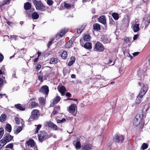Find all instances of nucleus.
<instances>
[{
	"mask_svg": "<svg viewBox=\"0 0 150 150\" xmlns=\"http://www.w3.org/2000/svg\"><path fill=\"white\" fill-rule=\"evenodd\" d=\"M35 134H37L38 132L39 131L42 127V125H35Z\"/></svg>",
	"mask_w": 150,
	"mask_h": 150,
	"instance_id": "26",
	"label": "nucleus"
},
{
	"mask_svg": "<svg viewBox=\"0 0 150 150\" xmlns=\"http://www.w3.org/2000/svg\"><path fill=\"white\" fill-rule=\"evenodd\" d=\"M142 98H141L140 96H139V95L136 99L135 102L137 104H139L142 101L141 99Z\"/></svg>",
	"mask_w": 150,
	"mask_h": 150,
	"instance_id": "38",
	"label": "nucleus"
},
{
	"mask_svg": "<svg viewBox=\"0 0 150 150\" xmlns=\"http://www.w3.org/2000/svg\"><path fill=\"white\" fill-rule=\"evenodd\" d=\"M49 137V136L44 131H41L40 133L38 135V139L41 142Z\"/></svg>",
	"mask_w": 150,
	"mask_h": 150,
	"instance_id": "2",
	"label": "nucleus"
},
{
	"mask_svg": "<svg viewBox=\"0 0 150 150\" xmlns=\"http://www.w3.org/2000/svg\"><path fill=\"white\" fill-rule=\"evenodd\" d=\"M61 98L60 97L57 96L54 98L52 102L53 104L54 105L57 103L60 100Z\"/></svg>",
	"mask_w": 150,
	"mask_h": 150,
	"instance_id": "25",
	"label": "nucleus"
},
{
	"mask_svg": "<svg viewBox=\"0 0 150 150\" xmlns=\"http://www.w3.org/2000/svg\"><path fill=\"white\" fill-rule=\"evenodd\" d=\"M47 2L48 5L51 6L53 4V2L52 0H47Z\"/></svg>",
	"mask_w": 150,
	"mask_h": 150,
	"instance_id": "45",
	"label": "nucleus"
},
{
	"mask_svg": "<svg viewBox=\"0 0 150 150\" xmlns=\"http://www.w3.org/2000/svg\"><path fill=\"white\" fill-rule=\"evenodd\" d=\"M13 136L9 134H5L4 135V140L6 143L11 141L13 139Z\"/></svg>",
	"mask_w": 150,
	"mask_h": 150,
	"instance_id": "8",
	"label": "nucleus"
},
{
	"mask_svg": "<svg viewBox=\"0 0 150 150\" xmlns=\"http://www.w3.org/2000/svg\"><path fill=\"white\" fill-rule=\"evenodd\" d=\"M83 37V39L85 41H88L91 38L90 36L88 34H85Z\"/></svg>",
	"mask_w": 150,
	"mask_h": 150,
	"instance_id": "23",
	"label": "nucleus"
},
{
	"mask_svg": "<svg viewBox=\"0 0 150 150\" xmlns=\"http://www.w3.org/2000/svg\"><path fill=\"white\" fill-rule=\"evenodd\" d=\"M139 54V52H135L133 53V55L134 56H136L138 55Z\"/></svg>",
	"mask_w": 150,
	"mask_h": 150,
	"instance_id": "57",
	"label": "nucleus"
},
{
	"mask_svg": "<svg viewBox=\"0 0 150 150\" xmlns=\"http://www.w3.org/2000/svg\"><path fill=\"white\" fill-rule=\"evenodd\" d=\"M22 129V127H18L16 129L14 130V133L16 134H17L21 131Z\"/></svg>",
	"mask_w": 150,
	"mask_h": 150,
	"instance_id": "34",
	"label": "nucleus"
},
{
	"mask_svg": "<svg viewBox=\"0 0 150 150\" xmlns=\"http://www.w3.org/2000/svg\"><path fill=\"white\" fill-rule=\"evenodd\" d=\"M82 40H82V39H81L80 41V43L81 44V45L83 46V43L82 42Z\"/></svg>",
	"mask_w": 150,
	"mask_h": 150,
	"instance_id": "64",
	"label": "nucleus"
},
{
	"mask_svg": "<svg viewBox=\"0 0 150 150\" xmlns=\"http://www.w3.org/2000/svg\"><path fill=\"white\" fill-rule=\"evenodd\" d=\"M84 47L88 49H91V43L90 42H86L84 45Z\"/></svg>",
	"mask_w": 150,
	"mask_h": 150,
	"instance_id": "20",
	"label": "nucleus"
},
{
	"mask_svg": "<svg viewBox=\"0 0 150 150\" xmlns=\"http://www.w3.org/2000/svg\"><path fill=\"white\" fill-rule=\"evenodd\" d=\"M41 66L40 64H38L36 66V68L37 69H40L41 68Z\"/></svg>",
	"mask_w": 150,
	"mask_h": 150,
	"instance_id": "56",
	"label": "nucleus"
},
{
	"mask_svg": "<svg viewBox=\"0 0 150 150\" xmlns=\"http://www.w3.org/2000/svg\"><path fill=\"white\" fill-rule=\"evenodd\" d=\"M146 91L144 90L142 88L139 95V96L141 98H142L143 96L146 93Z\"/></svg>",
	"mask_w": 150,
	"mask_h": 150,
	"instance_id": "30",
	"label": "nucleus"
},
{
	"mask_svg": "<svg viewBox=\"0 0 150 150\" xmlns=\"http://www.w3.org/2000/svg\"><path fill=\"white\" fill-rule=\"evenodd\" d=\"M24 7L25 10H28L31 7V4L28 2L25 3L24 5Z\"/></svg>",
	"mask_w": 150,
	"mask_h": 150,
	"instance_id": "22",
	"label": "nucleus"
},
{
	"mask_svg": "<svg viewBox=\"0 0 150 150\" xmlns=\"http://www.w3.org/2000/svg\"><path fill=\"white\" fill-rule=\"evenodd\" d=\"M40 81L41 82L42 81L43 77L41 76H39L38 77Z\"/></svg>",
	"mask_w": 150,
	"mask_h": 150,
	"instance_id": "58",
	"label": "nucleus"
},
{
	"mask_svg": "<svg viewBox=\"0 0 150 150\" xmlns=\"http://www.w3.org/2000/svg\"><path fill=\"white\" fill-rule=\"evenodd\" d=\"M86 25L85 24L82 25L81 26L78 28L77 29V33H81L82 31L84 30Z\"/></svg>",
	"mask_w": 150,
	"mask_h": 150,
	"instance_id": "17",
	"label": "nucleus"
},
{
	"mask_svg": "<svg viewBox=\"0 0 150 150\" xmlns=\"http://www.w3.org/2000/svg\"><path fill=\"white\" fill-rule=\"evenodd\" d=\"M6 129L7 131L10 132L11 131V125L9 124H7L6 127Z\"/></svg>",
	"mask_w": 150,
	"mask_h": 150,
	"instance_id": "32",
	"label": "nucleus"
},
{
	"mask_svg": "<svg viewBox=\"0 0 150 150\" xmlns=\"http://www.w3.org/2000/svg\"><path fill=\"white\" fill-rule=\"evenodd\" d=\"M66 120L65 118H63L61 120H57V122L58 123L64 122H66Z\"/></svg>",
	"mask_w": 150,
	"mask_h": 150,
	"instance_id": "46",
	"label": "nucleus"
},
{
	"mask_svg": "<svg viewBox=\"0 0 150 150\" xmlns=\"http://www.w3.org/2000/svg\"><path fill=\"white\" fill-rule=\"evenodd\" d=\"M64 6L67 9H69L71 7V6L70 4L65 2L64 4Z\"/></svg>",
	"mask_w": 150,
	"mask_h": 150,
	"instance_id": "43",
	"label": "nucleus"
},
{
	"mask_svg": "<svg viewBox=\"0 0 150 150\" xmlns=\"http://www.w3.org/2000/svg\"><path fill=\"white\" fill-rule=\"evenodd\" d=\"M40 115L39 111L37 109L33 110L31 112V115L29 119V121L37 119Z\"/></svg>",
	"mask_w": 150,
	"mask_h": 150,
	"instance_id": "1",
	"label": "nucleus"
},
{
	"mask_svg": "<svg viewBox=\"0 0 150 150\" xmlns=\"http://www.w3.org/2000/svg\"><path fill=\"white\" fill-rule=\"evenodd\" d=\"M10 0H5L3 2L2 5H5L8 4H9L10 1Z\"/></svg>",
	"mask_w": 150,
	"mask_h": 150,
	"instance_id": "48",
	"label": "nucleus"
},
{
	"mask_svg": "<svg viewBox=\"0 0 150 150\" xmlns=\"http://www.w3.org/2000/svg\"><path fill=\"white\" fill-rule=\"evenodd\" d=\"M15 107L20 110L23 111L25 110V106L21 105L20 104H18L15 105Z\"/></svg>",
	"mask_w": 150,
	"mask_h": 150,
	"instance_id": "14",
	"label": "nucleus"
},
{
	"mask_svg": "<svg viewBox=\"0 0 150 150\" xmlns=\"http://www.w3.org/2000/svg\"><path fill=\"white\" fill-rule=\"evenodd\" d=\"M139 23H135L133 25V26H132L133 30L134 32H137L139 30Z\"/></svg>",
	"mask_w": 150,
	"mask_h": 150,
	"instance_id": "12",
	"label": "nucleus"
},
{
	"mask_svg": "<svg viewBox=\"0 0 150 150\" xmlns=\"http://www.w3.org/2000/svg\"><path fill=\"white\" fill-rule=\"evenodd\" d=\"M124 139V137L122 135L117 134L115 135L114 141L116 143H122L123 142Z\"/></svg>",
	"mask_w": 150,
	"mask_h": 150,
	"instance_id": "5",
	"label": "nucleus"
},
{
	"mask_svg": "<svg viewBox=\"0 0 150 150\" xmlns=\"http://www.w3.org/2000/svg\"><path fill=\"white\" fill-rule=\"evenodd\" d=\"M27 143L28 146L31 147L34 146L35 144L34 140L32 139L29 140L27 142Z\"/></svg>",
	"mask_w": 150,
	"mask_h": 150,
	"instance_id": "15",
	"label": "nucleus"
},
{
	"mask_svg": "<svg viewBox=\"0 0 150 150\" xmlns=\"http://www.w3.org/2000/svg\"><path fill=\"white\" fill-rule=\"evenodd\" d=\"M93 29L95 30H100V25L99 24L96 23L93 25Z\"/></svg>",
	"mask_w": 150,
	"mask_h": 150,
	"instance_id": "29",
	"label": "nucleus"
},
{
	"mask_svg": "<svg viewBox=\"0 0 150 150\" xmlns=\"http://www.w3.org/2000/svg\"><path fill=\"white\" fill-rule=\"evenodd\" d=\"M92 146L91 144H87L83 146L82 150H92Z\"/></svg>",
	"mask_w": 150,
	"mask_h": 150,
	"instance_id": "16",
	"label": "nucleus"
},
{
	"mask_svg": "<svg viewBox=\"0 0 150 150\" xmlns=\"http://www.w3.org/2000/svg\"><path fill=\"white\" fill-rule=\"evenodd\" d=\"M4 134V130L3 128H0V139L2 137Z\"/></svg>",
	"mask_w": 150,
	"mask_h": 150,
	"instance_id": "42",
	"label": "nucleus"
},
{
	"mask_svg": "<svg viewBox=\"0 0 150 150\" xmlns=\"http://www.w3.org/2000/svg\"><path fill=\"white\" fill-rule=\"evenodd\" d=\"M140 118L138 119L136 117L134 120L133 125L136 126L139 125L140 124Z\"/></svg>",
	"mask_w": 150,
	"mask_h": 150,
	"instance_id": "18",
	"label": "nucleus"
},
{
	"mask_svg": "<svg viewBox=\"0 0 150 150\" xmlns=\"http://www.w3.org/2000/svg\"><path fill=\"white\" fill-rule=\"evenodd\" d=\"M81 147V144L79 141H77L75 144V148L76 149H79Z\"/></svg>",
	"mask_w": 150,
	"mask_h": 150,
	"instance_id": "31",
	"label": "nucleus"
},
{
	"mask_svg": "<svg viewBox=\"0 0 150 150\" xmlns=\"http://www.w3.org/2000/svg\"><path fill=\"white\" fill-rule=\"evenodd\" d=\"M66 95L67 97H70L71 96V94L69 93L68 92L66 93Z\"/></svg>",
	"mask_w": 150,
	"mask_h": 150,
	"instance_id": "59",
	"label": "nucleus"
},
{
	"mask_svg": "<svg viewBox=\"0 0 150 150\" xmlns=\"http://www.w3.org/2000/svg\"><path fill=\"white\" fill-rule=\"evenodd\" d=\"M3 81L1 78H0V87H1L3 83Z\"/></svg>",
	"mask_w": 150,
	"mask_h": 150,
	"instance_id": "54",
	"label": "nucleus"
},
{
	"mask_svg": "<svg viewBox=\"0 0 150 150\" xmlns=\"http://www.w3.org/2000/svg\"><path fill=\"white\" fill-rule=\"evenodd\" d=\"M98 21L103 24H105L106 23V20L105 16L103 15L100 17L98 18Z\"/></svg>",
	"mask_w": 150,
	"mask_h": 150,
	"instance_id": "10",
	"label": "nucleus"
},
{
	"mask_svg": "<svg viewBox=\"0 0 150 150\" xmlns=\"http://www.w3.org/2000/svg\"><path fill=\"white\" fill-rule=\"evenodd\" d=\"M53 41V39H51V40L47 44L48 47L49 48L50 46L52 45V42Z\"/></svg>",
	"mask_w": 150,
	"mask_h": 150,
	"instance_id": "50",
	"label": "nucleus"
},
{
	"mask_svg": "<svg viewBox=\"0 0 150 150\" xmlns=\"http://www.w3.org/2000/svg\"><path fill=\"white\" fill-rule=\"evenodd\" d=\"M71 77L72 78H75L76 76L75 74H72L71 75Z\"/></svg>",
	"mask_w": 150,
	"mask_h": 150,
	"instance_id": "63",
	"label": "nucleus"
},
{
	"mask_svg": "<svg viewBox=\"0 0 150 150\" xmlns=\"http://www.w3.org/2000/svg\"><path fill=\"white\" fill-rule=\"evenodd\" d=\"M72 41L69 40L65 44V46L67 48H69L71 47L72 45Z\"/></svg>",
	"mask_w": 150,
	"mask_h": 150,
	"instance_id": "27",
	"label": "nucleus"
},
{
	"mask_svg": "<svg viewBox=\"0 0 150 150\" xmlns=\"http://www.w3.org/2000/svg\"><path fill=\"white\" fill-rule=\"evenodd\" d=\"M49 88L47 86H42L40 90V91L43 94L47 95L49 92Z\"/></svg>",
	"mask_w": 150,
	"mask_h": 150,
	"instance_id": "6",
	"label": "nucleus"
},
{
	"mask_svg": "<svg viewBox=\"0 0 150 150\" xmlns=\"http://www.w3.org/2000/svg\"><path fill=\"white\" fill-rule=\"evenodd\" d=\"M39 101L42 105H44L45 104V99L42 97L40 98L39 99Z\"/></svg>",
	"mask_w": 150,
	"mask_h": 150,
	"instance_id": "37",
	"label": "nucleus"
},
{
	"mask_svg": "<svg viewBox=\"0 0 150 150\" xmlns=\"http://www.w3.org/2000/svg\"><path fill=\"white\" fill-rule=\"evenodd\" d=\"M138 36L137 35H135L133 38L134 40H136L138 37Z\"/></svg>",
	"mask_w": 150,
	"mask_h": 150,
	"instance_id": "60",
	"label": "nucleus"
},
{
	"mask_svg": "<svg viewBox=\"0 0 150 150\" xmlns=\"http://www.w3.org/2000/svg\"><path fill=\"white\" fill-rule=\"evenodd\" d=\"M37 54H38V57H39V56L41 55V52H39V51H38Z\"/></svg>",
	"mask_w": 150,
	"mask_h": 150,
	"instance_id": "62",
	"label": "nucleus"
},
{
	"mask_svg": "<svg viewBox=\"0 0 150 150\" xmlns=\"http://www.w3.org/2000/svg\"><path fill=\"white\" fill-rule=\"evenodd\" d=\"M33 3L37 9L41 11H43L44 10V6L43 4L40 2L37 1L36 0H34Z\"/></svg>",
	"mask_w": 150,
	"mask_h": 150,
	"instance_id": "4",
	"label": "nucleus"
},
{
	"mask_svg": "<svg viewBox=\"0 0 150 150\" xmlns=\"http://www.w3.org/2000/svg\"><path fill=\"white\" fill-rule=\"evenodd\" d=\"M76 107V105L73 104H71L69 108V112L72 113L74 115H75L74 112L75 111Z\"/></svg>",
	"mask_w": 150,
	"mask_h": 150,
	"instance_id": "9",
	"label": "nucleus"
},
{
	"mask_svg": "<svg viewBox=\"0 0 150 150\" xmlns=\"http://www.w3.org/2000/svg\"><path fill=\"white\" fill-rule=\"evenodd\" d=\"M13 147V144L12 143L9 144H8L6 146V148H12Z\"/></svg>",
	"mask_w": 150,
	"mask_h": 150,
	"instance_id": "49",
	"label": "nucleus"
},
{
	"mask_svg": "<svg viewBox=\"0 0 150 150\" xmlns=\"http://www.w3.org/2000/svg\"><path fill=\"white\" fill-rule=\"evenodd\" d=\"M67 57V53L66 51H64L62 53L61 57L63 59H65Z\"/></svg>",
	"mask_w": 150,
	"mask_h": 150,
	"instance_id": "35",
	"label": "nucleus"
},
{
	"mask_svg": "<svg viewBox=\"0 0 150 150\" xmlns=\"http://www.w3.org/2000/svg\"><path fill=\"white\" fill-rule=\"evenodd\" d=\"M56 110H57V111L59 110H60V106H57V107H55V108Z\"/></svg>",
	"mask_w": 150,
	"mask_h": 150,
	"instance_id": "61",
	"label": "nucleus"
},
{
	"mask_svg": "<svg viewBox=\"0 0 150 150\" xmlns=\"http://www.w3.org/2000/svg\"><path fill=\"white\" fill-rule=\"evenodd\" d=\"M104 47L103 45L99 42H97L95 45L94 50L95 51L101 52L104 50Z\"/></svg>",
	"mask_w": 150,
	"mask_h": 150,
	"instance_id": "3",
	"label": "nucleus"
},
{
	"mask_svg": "<svg viewBox=\"0 0 150 150\" xmlns=\"http://www.w3.org/2000/svg\"><path fill=\"white\" fill-rule=\"evenodd\" d=\"M4 59V56L3 55L0 53V62H2Z\"/></svg>",
	"mask_w": 150,
	"mask_h": 150,
	"instance_id": "55",
	"label": "nucleus"
},
{
	"mask_svg": "<svg viewBox=\"0 0 150 150\" xmlns=\"http://www.w3.org/2000/svg\"><path fill=\"white\" fill-rule=\"evenodd\" d=\"M65 33L64 30H62L59 33V34H57L56 35V36H58L59 35V36L61 37H63L65 34Z\"/></svg>",
	"mask_w": 150,
	"mask_h": 150,
	"instance_id": "41",
	"label": "nucleus"
},
{
	"mask_svg": "<svg viewBox=\"0 0 150 150\" xmlns=\"http://www.w3.org/2000/svg\"><path fill=\"white\" fill-rule=\"evenodd\" d=\"M112 16L113 18L115 20H117L119 18L118 15L117 13H112Z\"/></svg>",
	"mask_w": 150,
	"mask_h": 150,
	"instance_id": "39",
	"label": "nucleus"
},
{
	"mask_svg": "<svg viewBox=\"0 0 150 150\" xmlns=\"http://www.w3.org/2000/svg\"><path fill=\"white\" fill-rule=\"evenodd\" d=\"M15 120L16 124H17V125H19L20 124V119H19V118L16 117L15 118Z\"/></svg>",
	"mask_w": 150,
	"mask_h": 150,
	"instance_id": "47",
	"label": "nucleus"
},
{
	"mask_svg": "<svg viewBox=\"0 0 150 150\" xmlns=\"http://www.w3.org/2000/svg\"><path fill=\"white\" fill-rule=\"evenodd\" d=\"M124 41L125 43H127L129 41V39L128 38H124Z\"/></svg>",
	"mask_w": 150,
	"mask_h": 150,
	"instance_id": "51",
	"label": "nucleus"
},
{
	"mask_svg": "<svg viewBox=\"0 0 150 150\" xmlns=\"http://www.w3.org/2000/svg\"><path fill=\"white\" fill-rule=\"evenodd\" d=\"M57 59L56 58H52L51 59L50 63L51 64H54L57 62Z\"/></svg>",
	"mask_w": 150,
	"mask_h": 150,
	"instance_id": "36",
	"label": "nucleus"
},
{
	"mask_svg": "<svg viewBox=\"0 0 150 150\" xmlns=\"http://www.w3.org/2000/svg\"><path fill=\"white\" fill-rule=\"evenodd\" d=\"M32 18L33 19H37L39 18V15L36 12H33L32 14Z\"/></svg>",
	"mask_w": 150,
	"mask_h": 150,
	"instance_id": "21",
	"label": "nucleus"
},
{
	"mask_svg": "<svg viewBox=\"0 0 150 150\" xmlns=\"http://www.w3.org/2000/svg\"><path fill=\"white\" fill-rule=\"evenodd\" d=\"M75 60V58L74 57H71V59L69 60V62L68 63V65L69 66H71L72 65L74 62Z\"/></svg>",
	"mask_w": 150,
	"mask_h": 150,
	"instance_id": "24",
	"label": "nucleus"
},
{
	"mask_svg": "<svg viewBox=\"0 0 150 150\" xmlns=\"http://www.w3.org/2000/svg\"><path fill=\"white\" fill-rule=\"evenodd\" d=\"M11 39H14L15 40H18V36L16 35H10Z\"/></svg>",
	"mask_w": 150,
	"mask_h": 150,
	"instance_id": "44",
	"label": "nucleus"
},
{
	"mask_svg": "<svg viewBox=\"0 0 150 150\" xmlns=\"http://www.w3.org/2000/svg\"><path fill=\"white\" fill-rule=\"evenodd\" d=\"M101 40L104 43H107L110 42V39L108 36H105L101 38Z\"/></svg>",
	"mask_w": 150,
	"mask_h": 150,
	"instance_id": "11",
	"label": "nucleus"
},
{
	"mask_svg": "<svg viewBox=\"0 0 150 150\" xmlns=\"http://www.w3.org/2000/svg\"><path fill=\"white\" fill-rule=\"evenodd\" d=\"M148 145L146 144L143 143L141 146V149L143 150L146 149L148 148Z\"/></svg>",
	"mask_w": 150,
	"mask_h": 150,
	"instance_id": "40",
	"label": "nucleus"
},
{
	"mask_svg": "<svg viewBox=\"0 0 150 150\" xmlns=\"http://www.w3.org/2000/svg\"><path fill=\"white\" fill-rule=\"evenodd\" d=\"M6 144V142H5L4 140L1 139L0 141V150L2 147L4 146Z\"/></svg>",
	"mask_w": 150,
	"mask_h": 150,
	"instance_id": "33",
	"label": "nucleus"
},
{
	"mask_svg": "<svg viewBox=\"0 0 150 150\" xmlns=\"http://www.w3.org/2000/svg\"><path fill=\"white\" fill-rule=\"evenodd\" d=\"M38 104L35 102H32L29 104V107L31 108H33L38 106Z\"/></svg>",
	"mask_w": 150,
	"mask_h": 150,
	"instance_id": "19",
	"label": "nucleus"
},
{
	"mask_svg": "<svg viewBox=\"0 0 150 150\" xmlns=\"http://www.w3.org/2000/svg\"><path fill=\"white\" fill-rule=\"evenodd\" d=\"M58 90L61 93L62 96L64 94V93L66 91L65 87L63 86H61L60 87H58Z\"/></svg>",
	"mask_w": 150,
	"mask_h": 150,
	"instance_id": "13",
	"label": "nucleus"
},
{
	"mask_svg": "<svg viewBox=\"0 0 150 150\" xmlns=\"http://www.w3.org/2000/svg\"><path fill=\"white\" fill-rule=\"evenodd\" d=\"M142 88L144 90L146 91H147L148 90V88L147 85L143 86Z\"/></svg>",
	"mask_w": 150,
	"mask_h": 150,
	"instance_id": "53",
	"label": "nucleus"
},
{
	"mask_svg": "<svg viewBox=\"0 0 150 150\" xmlns=\"http://www.w3.org/2000/svg\"><path fill=\"white\" fill-rule=\"evenodd\" d=\"M57 111L54 108L53 111L52 113L51 114V115H54L56 114L57 113Z\"/></svg>",
	"mask_w": 150,
	"mask_h": 150,
	"instance_id": "52",
	"label": "nucleus"
},
{
	"mask_svg": "<svg viewBox=\"0 0 150 150\" xmlns=\"http://www.w3.org/2000/svg\"><path fill=\"white\" fill-rule=\"evenodd\" d=\"M6 119V116L5 114H2L0 117V121L3 122L5 121Z\"/></svg>",
	"mask_w": 150,
	"mask_h": 150,
	"instance_id": "28",
	"label": "nucleus"
},
{
	"mask_svg": "<svg viewBox=\"0 0 150 150\" xmlns=\"http://www.w3.org/2000/svg\"><path fill=\"white\" fill-rule=\"evenodd\" d=\"M47 126L52 129L54 130H56L57 129V127L55 124L50 122H47L46 123Z\"/></svg>",
	"mask_w": 150,
	"mask_h": 150,
	"instance_id": "7",
	"label": "nucleus"
}]
</instances>
